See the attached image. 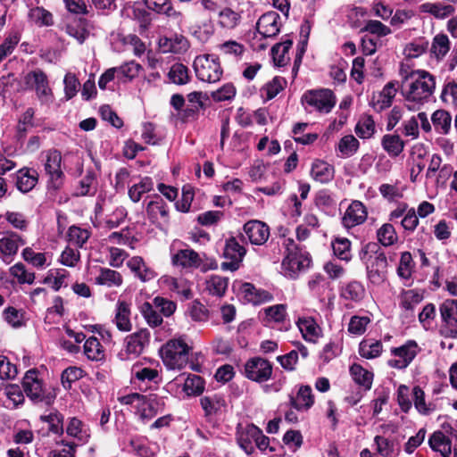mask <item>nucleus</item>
I'll return each mask as SVG.
<instances>
[{"label": "nucleus", "instance_id": "1", "mask_svg": "<svg viewBox=\"0 0 457 457\" xmlns=\"http://www.w3.org/2000/svg\"><path fill=\"white\" fill-rule=\"evenodd\" d=\"M402 77L400 92L405 106L411 111L419 110L432 96L436 81L433 75L424 70L401 68Z\"/></svg>", "mask_w": 457, "mask_h": 457}, {"label": "nucleus", "instance_id": "2", "mask_svg": "<svg viewBox=\"0 0 457 457\" xmlns=\"http://www.w3.org/2000/svg\"><path fill=\"white\" fill-rule=\"evenodd\" d=\"M283 245L286 249L282 262L283 272L285 276L295 278L301 271L310 267L311 256L301 249L291 237H284Z\"/></svg>", "mask_w": 457, "mask_h": 457}, {"label": "nucleus", "instance_id": "3", "mask_svg": "<svg viewBox=\"0 0 457 457\" xmlns=\"http://www.w3.org/2000/svg\"><path fill=\"white\" fill-rule=\"evenodd\" d=\"M22 386L26 395L34 403L51 405L56 397L54 389L46 387L37 378V371L34 369L25 373Z\"/></svg>", "mask_w": 457, "mask_h": 457}, {"label": "nucleus", "instance_id": "4", "mask_svg": "<svg viewBox=\"0 0 457 457\" xmlns=\"http://www.w3.org/2000/svg\"><path fill=\"white\" fill-rule=\"evenodd\" d=\"M190 347L182 338L169 340L160 350L164 365L170 370H180L188 361Z\"/></svg>", "mask_w": 457, "mask_h": 457}, {"label": "nucleus", "instance_id": "5", "mask_svg": "<svg viewBox=\"0 0 457 457\" xmlns=\"http://www.w3.org/2000/svg\"><path fill=\"white\" fill-rule=\"evenodd\" d=\"M193 67L197 79L204 82L215 83L223 74L219 58L212 54L196 56Z\"/></svg>", "mask_w": 457, "mask_h": 457}, {"label": "nucleus", "instance_id": "6", "mask_svg": "<svg viewBox=\"0 0 457 457\" xmlns=\"http://www.w3.org/2000/svg\"><path fill=\"white\" fill-rule=\"evenodd\" d=\"M24 83L28 88L34 89L37 96L43 104H50L54 101L53 91L49 87L46 74L39 70H34L24 76Z\"/></svg>", "mask_w": 457, "mask_h": 457}, {"label": "nucleus", "instance_id": "7", "mask_svg": "<svg viewBox=\"0 0 457 457\" xmlns=\"http://www.w3.org/2000/svg\"><path fill=\"white\" fill-rule=\"evenodd\" d=\"M302 104L328 113L336 104V96L329 89L309 90L302 96Z\"/></svg>", "mask_w": 457, "mask_h": 457}, {"label": "nucleus", "instance_id": "8", "mask_svg": "<svg viewBox=\"0 0 457 457\" xmlns=\"http://www.w3.org/2000/svg\"><path fill=\"white\" fill-rule=\"evenodd\" d=\"M245 253L246 249L239 244L235 237L227 238L223 250V256L227 261L221 263V269L231 271L238 270Z\"/></svg>", "mask_w": 457, "mask_h": 457}, {"label": "nucleus", "instance_id": "9", "mask_svg": "<svg viewBox=\"0 0 457 457\" xmlns=\"http://www.w3.org/2000/svg\"><path fill=\"white\" fill-rule=\"evenodd\" d=\"M62 155L57 150L49 151L45 162L46 172L49 176L48 188L58 190L63 183V172L61 170Z\"/></svg>", "mask_w": 457, "mask_h": 457}, {"label": "nucleus", "instance_id": "10", "mask_svg": "<svg viewBox=\"0 0 457 457\" xmlns=\"http://www.w3.org/2000/svg\"><path fill=\"white\" fill-rule=\"evenodd\" d=\"M272 374L271 363L263 358L253 357L245 364V375L248 379L262 383L270 378Z\"/></svg>", "mask_w": 457, "mask_h": 457}, {"label": "nucleus", "instance_id": "11", "mask_svg": "<svg viewBox=\"0 0 457 457\" xmlns=\"http://www.w3.org/2000/svg\"><path fill=\"white\" fill-rule=\"evenodd\" d=\"M418 345L415 341L410 340L400 347L392 348V354L395 359L389 360L388 365L395 369H405L418 353Z\"/></svg>", "mask_w": 457, "mask_h": 457}, {"label": "nucleus", "instance_id": "12", "mask_svg": "<svg viewBox=\"0 0 457 457\" xmlns=\"http://www.w3.org/2000/svg\"><path fill=\"white\" fill-rule=\"evenodd\" d=\"M439 312L448 336L457 338V299H445L439 306Z\"/></svg>", "mask_w": 457, "mask_h": 457}, {"label": "nucleus", "instance_id": "13", "mask_svg": "<svg viewBox=\"0 0 457 457\" xmlns=\"http://www.w3.org/2000/svg\"><path fill=\"white\" fill-rule=\"evenodd\" d=\"M243 231L252 245H262L270 237L269 226L261 220H251L245 223Z\"/></svg>", "mask_w": 457, "mask_h": 457}, {"label": "nucleus", "instance_id": "14", "mask_svg": "<svg viewBox=\"0 0 457 457\" xmlns=\"http://www.w3.org/2000/svg\"><path fill=\"white\" fill-rule=\"evenodd\" d=\"M367 216L365 205L361 201H353L343 215L342 225L347 229L352 228L362 224L367 220Z\"/></svg>", "mask_w": 457, "mask_h": 457}, {"label": "nucleus", "instance_id": "15", "mask_svg": "<svg viewBox=\"0 0 457 457\" xmlns=\"http://www.w3.org/2000/svg\"><path fill=\"white\" fill-rule=\"evenodd\" d=\"M398 87V82L395 80L386 83L380 92L373 95L370 103L373 109L379 112L389 108L396 96Z\"/></svg>", "mask_w": 457, "mask_h": 457}, {"label": "nucleus", "instance_id": "16", "mask_svg": "<svg viewBox=\"0 0 457 457\" xmlns=\"http://www.w3.org/2000/svg\"><path fill=\"white\" fill-rule=\"evenodd\" d=\"M260 436V428L253 424H247L245 427L239 425L237 430V441L239 447L248 455L254 452V445Z\"/></svg>", "mask_w": 457, "mask_h": 457}, {"label": "nucleus", "instance_id": "17", "mask_svg": "<svg viewBox=\"0 0 457 457\" xmlns=\"http://www.w3.org/2000/svg\"><path fill=\"white\" fill-rule=\"evenodd\" d=\"M172 263L182 268L207 270L204 267L202 256L197 252L189 248L179 250L173 254Z\"/></svg>", "mask_w": 457, "mask_h": 457}, {"label": "nucleus", "instance_id": "18", "mask_svg": "<svg viewBox=\"0 0 457 457\" xmlns=\"http://www.w3.org/2000/svg\"><path fill=\"white\" fill-rule=\"evenodd\" d=\"M279 14L276 12H268L262 14L257 23L256 29L262 37H272L279 32Z\"/></svg>", "mask_w": 457, "mask_h": 457}, {"label": "nucleus", "instance_id": "19", "mask_svg": "<svg viewBox=\"0 0 457 457\" xmlns=\"http://www.w3.org/2000/svg\"><path fill=\"white\" fill-rule=\"evenodd\" d=\"M164 398L157 395H148L144 396V402L141 403L140 418L142 420H150L164 409Z\"/></svg>", "mask_w": 457, "mask_h": 457}, {"label": "nucleus", "instance_id": "20", "mask_svg": "<svg viewBox=\"0 0 457 457\" xmlns=\"http://www.w3.org/2000/svg\"><path fill=\"white\" fill-rule=\"evenodd\" d=\"M23 245H25V241L16 233L4 236L0 239V257L5 262H10L17 253L19 247Z\"/></svg>", "mask_w": 457, "mask_h": 457}, {"label": "nucleus", "instance_id": "21", "mask_svg": "<svg viewBox=\"0 0 457 457\" xmlns=\"http://www.w3.org/2000/svg\"><path fill=\"white\" fill-rule=\"evenodd\" d=\"M240 290L244 299L254 305L262 304L273 300L271 293L262 288H257L251 283H244Z\"/></svg>", "mask_w": 457, "mask_h": 457}, {"label": "nucleus", "instance_id": "22", "mask_svg": "<svg viewBox=\"0 0 457 457\" xmlns=\"http://www.w3.org/2000/svg\"><path fill=\"white\" fill-rule=\"evenodd\" d=\"M387 260L384 253H377L374 261L367 267L368 278L373 284L379 285L386 279Z\"/></svg>", "mask_w": 457, "mask_h": 457}, {"label": "nucleus", "instance_id": "23", "mask_svg": "<svg viewBox=\"0 0 457 457\" xmlns=\"http://www.w3.org/2000/svg\"><path fill=\"white\" fill-rule=\"evenodd\" d=\"M150 332L144 328L140 329L126 337V350L129 353L139 355L145 345H148Z\"/></svg>", "mask_w": 457, "mask_h": 457}, {"label": "nucleus", "instance_id": "24", "mask_svg": "<svg viewBox=\"0 0 457 457\" xmlns=\"http://www.w3.org/2000/svg\"><path fill=\"white\" fill-rule=\"evenodd\" d=\"M127 266L142 282L150 281L156 277L155 271L149 267L140 256L130 258L127 262Z\"/></svg>", "mask_w": 457, "mask_h": 457}, {"label": "nucleus", "instance_id": "25", "mask_svg": "<svg viewBox=\"0 0 457 457\" xmlns=\"http://www.w3.org/2000/svg\"><path fill=\"white\" fill-rule=\"evenodd\" d=\"M147 215L152 222L160 220L167 222L169 220V208L165 201L159 195H156L150 201L146 206Z\"/></svg>", "mask_w": 457, "mask_h": 457}, {"label": "nucleus", "instance_id": "26", "mask_svg": "<svg viewBox=\"0 0 457 457\" xmlns=\"http://www.w3.org/2000/svg\"><path fill=\"white\" fill-rule=\"evenodd\" d=\"M37 179L38 174L35 170L24 167L16 173L17 188L22 193L29 192L37 185Z\"/></svg>", "mask_w": 457, "mask_h": 457}, {"label": "nucleus", "instance_id": "27", "mask_svg": "<svg viewBox=\"0 0 457 457\" xmlns=\"http://www.w3.org/2000/svg\"><path fill=\"white\" fill-rule=\"evenodd\" d=\"M314 403V398L310 386H301L295 396H290V405L297 411H307Z\"/></svg>", "mask_w": 457, "mask_h": 457}, {"label": "nucleus", "instance_id": "28", "mask_svg": "<svg viewBox=\"0 0 457 457\" xmlns=\"http://www.w3.org/2000/svg\"><path fill=\"white\" fill-rule=\"evenodd\" d=\"M335 169L321 160H315L312 164L311 176L320 183H328L334 179Z\"/></svg>", "mask_w": 457, "mask_h": 457}, {"label": "nucleus", "instance_id": "29", "mask_svg": "<svg viewBox=\"0 0 457 457\" xmlns=\"http://www.w3.org/2000/svg\"><path fill=\"white\" fill-rule=\"evenodd\" d=\"M114 323L120 331L131 330L130 304L125 301L119 300L116 303Z\"/></svg>", "mask_w": 457, "mask_h": 457}, {"label": "nucleus", "instance_id": "30", "mask_svg": "<svg viewBox=\"0 0 457 457\" xmlns=\"http://www.w3.org/2000/svg\"><path fill=\"white\" fill-rule=\"evenodd\" d=\"M428 445L433 451L440 453L442 457H450L452 453V440L440 430L429 436Z\"/></svg>", "mask_w": 457, "mask_h": 457}, {"label": "nucleus", "instance_id": "31", "mask_svg": "<svg viewBox=\"0 0 457 457\" xmlns=\"http://www.w3.org/2000/svg\"><path fill=\"white\" fill-rule=\"evenodd\" d=\"M95 283L110 288L119 287L123 283V278L117 270L101 267L99 274L95 278Z\"/></svg>", "mask_w": 457, "mask_h": 457}, {"label": "nucleus", "instance_id": "32", "mask_svg": "<svg viewBox=\"0 0 457 457\" xmlns=\"http://www.w3.org/2000/svg\"><path fill=\"white\" fill-rule=\"evenodd\" d=\"M148 9L164 14L169 18L178 20L181 17V12L175 10L170 0H142Z\"/></svg>", "mask_w": 457, "mask_h": 457}, {"label": "nucleus", "instance_id": "33", "mask_svg": "<svg viewBox=\"0 0 457 457\" xmlns=\"http://www.w3.org/2000/svg\"><path fill=\"white\" fill-rule=\"evenodd\" d=\"M304 340L315 343L320 336V328L312 318L299 319L296 322Z\"/></svg>", "mask_w": 457, "mask_h": 457}, {"label": "nucleus", "instance_id": "34", "mask_svg": "<svg viewBox=\"0 0 457 457\" xmlns=\"http://www.w3.org/2000/svg\"><path fill=\"white\" fill-rule=\"evenodd\" d=\"M381 145L391 157H397L403 151L405 143L399 135L386 134L381 139Z\"/></svg>", "mask_w": 457, "mask_h": 457}, {"label": "nucleus", "instance_id": "35", "mask_svg": "<svg viewBox=\"0 0 457 457\" xmlns=\"http://www.w3.org/2000/svg\"><path fill=\"white\" fill-rule=\"evenodd\" d=\"M431 122L436 133L447 135L452 125V117L445 110H436L431 116Z\"/></svg>", "mask_w": 457, "mask_h": 457}, {"label": "nucleus", "instance_id": "36", "mask_svg": "<svg viewBox=\"0 0 457 457\" xmlns=\"http://www.w3.org/2000/svg\"><path fill=\"white\" fill-rule=\"evenodd\" d=\"M293 45V41L289 38L274 45L271 48V55L273 61L278 66H285L288 61V51Z\"/></svg>", "mask_w": 457, "mask_h": 457}, {"label": "nucleus", "instance_id": "37", "mask_svg": "<svg viewBox=\"0 0 457 457\" xmlns=\"http://www.w3.org/2000/svg\"><path fill=\"white\" fill-rule=\"evenodd\" d=\"M383 350L382 343L374 339H363L359 345V353L362 358L374 359L378 357Z\"/></svg>", "mask_w": 457, "mask_h": 457}, {"label": "nucleus", "instance_id": "38", "mask_svg": "<svg viewBox=\"0 0 457 457\" xmlns=\"http://www.w3.org/2000/svg\"><path fill=\"white\" fill-rule=\"evenodd\" d=\"M350 373L355 383L364 387L365 390L371 388L373 381V373L365 370L359 364H353L350 368Z\"/></svg>", "mask_w": 457, "mask_h": 457}, {"label": "nucleus", "instance_id": "39", "mask_svg": "<svg viewBox=\"0 0 457 457\" xmlns=\"http://www.w3.org/2000/svg\"><path fill=\"white\" fill-rule=\"evenodd\" d=\"M228 286V278L219 275H212L206 280V290L210 295L222 297Z\"/></svg>", "mask_w": 457, "mask_h": 457}, {"label": "nucleus", "instance_id": "40", "mask_svg": "<svg viewBox=\"0 0 457 457\" xmlns=\"http://www.w3.org/2000/svg\"><path fill=\"white\" fill-rule=\"evenodd\" d=\"M354 131L361 138H370L376 131L375 121L372 116L369 114L362 115L358 120Z\"/></svg>", "mask_w": 457, "mask_h": 457}, {"label": "nucleus", "instance_id": "41", "mask_svg": "<svg viewBox=\"0 0 457 457\" xmlns=\"http://www.w3.org/2000/svg\"><path fill=\"white\" fill-rule=\"evenodd\" d=\"M365 294L363 286L358 281H351L341 289L340 295L345 300L361 301Z\"/></svg>", "mask_w": 457, "mask_h": 457}, {"label": "nucleus", "instance_id": "42", "mask_svg": "<svg viewBox=\"0 0 457 457\" xmlns=\"http://www.w3.org/2000/svg\"><path fill=\"white\" fill-rule=\"evenodd\" d=\"M168 78L170 82L176 85H186L190 80L188 68L182 63L176 62L170 67L168 72Z\"/></svg>", "mask_w": 457, "mask_h": 457}, {"label": "nucleus", "instance_id": "43", "mask_svg": "<svg viewBox=\"0 0 457 457\" xmlns=\"http://www.w3.org/2000/svg\"><path fill=\"white\" fill-rule=\"evenodd\" d=\"M84 353L89 360L96 361L104 360L105 356L102 345L95 337H91L86 340Z\"/></svg>", "mask_w": 457, "mask_h": 457}, {"label": "nucleus", "instance_id": "44", "mask_svg": "<svg viewBox=\"0 0 457 457\" xmlns=\"http://www.w3.org/2000/svg\"><path fill=\"white\" fill-rule=\"evenodd\" d=\"M200 403L206 416L217 413L224 405V399L218 395H205L201 397Z\"/></svg>", "mask_w": 457, "mask_h": 457}, {"label": "nucleus", "instance_id": "45", "mask_svg": "<svg viewBox=\"0 0 457 457\" xmlns=\"http://www.w3.org/2000/svg\"><path fill=\"white\" fill-rule=\"evenodd\" d=\"M450 50V41L445 34H437L434 37L431 45V54L438 60H442Z\"/></svg>", "mask_w": 457, "mask_h": 457}, {"label": "nucleus", "instance_id": "46", "mask_svg": "<svg viewBox=\"0 0 457 457\" xmlns=\"http://www.w3.org/2000/svg\"><path fill=\"white\" fill-rule=\"evenodd\" d=\"M154 188V183L151 178L145 177L139 183L133 185L129 189V196L134 203L140 201L142 195L145 193L152 191Z\"/></svg>", "mask_w": 457, "mask_h": 457}, {"label": "nucleus", "instance_id": "47", "mask_svg": "<svg viewBox=\"0 0 457 457\" xmlns=\"http://www.w3.org/2000/svg\"><path fill=\"white\" fill-rule=\"evenodd\" d=\"M40 420L48 425L49 432L55 435L63 433V416L57 411H52L47 415H41Z\"/></svg>", "mask_w": 457, "mask_h": 457}, {"label": "nucleus", "instance_id": "48", "mask_svg": "<svg viewBox=\"0 0 457 457\" xmlns=\"http://www.w3.org/2000/svg\"><path fill=\"white\" fill-rule=\"evenodd\" d=\"M377 238L384 246H391L398 240L394 226L390 223L383 224L377 231Z\"/></svg>", "mask_w": 457, "mask_h": 457}, {"label": "nucleus", "instance_id": "49", "mask_svg": "<svg viewBox=\"0 0 457 457\" xmlns=\"http://www.w3.org/2000/svg\"><path fill=\"white\" fill-rule=\"evenodd\" d=\"M334 254L340 260L349 262L352 258L351 241L345 237H337L332 242Z\"/></svg>", "mask_w": 457, "mask_h": 457}, {"label": "nucleus", "instance_id": "50", "mask_svg": "<svg viewBox=\"0 0 457 457\" xmlns=\"http://www.w3.org/2000/svg\"><path fill=\"white\" fill-rule=\"evenodd\" d=\"M265 319L268 322L282 323L287 316V305L275 304L264 309Z\"/></svg>", "mask_w": 457, "mask_h": 457}, {"label": "nucleus", "instance_id": "51", "mask_svg": "<svg viewBox=\"0 0 457 457\" xmlns=\"http://www.w3.org/2000/svg\"><path fill=\"white\" fill-rule=\"evenodd\" d=\"M378 453L383 457H395L398 450L393 441L382 436H376L374 438Z\"/></svg>", "mask_w": 457, "mask_h": 457}, {"label": "nucleus", "instance_id": "52", "mask_svg": "<svg viewBox=\"0 0 457 457\" xmlns=\"http://www.w3.org/2000/svg\"><path fill=\"white\" fill-rule=\"evenodd\" d=\"M359 145V141L353 135H347L340 139L337 148L344 157H350L357 152Z\"/></svg>", "mask_w": 457, "mask_h": 457}, {"label": "nucleus", "instance_id": "53", "mask_svg": "<svg viewBox=\"0 0 457 457\" xmlns=\"http://www.w3.org/2000/svg\"><path fill=\"white\" fill-rule=\"evenodd\" d=\"M67 276L68 271L64 269H52L45 278L44 283L52 285L53 289L58 291L63 285Z\"/></svg>", "mask_w": 457, "mask_h": 457}, {"label": "nucleus", "instance_id": "54", "mask_svg": "<svg viewBox=\"0 0 457 457\" xmlns=\"http://www.w3.org/2000/svg\"><path fill=\"white\" fill-rule=\"evenodd\" d=\"M187 313L195 321H206L209 318V311L198 300H194L188 303Z\"/></svg>", "mask_w": 457, "mask_h": 457}, {"label": "nucleus", "instance_id": "55", "mask_svg": "<svg viewBox=\"0 0 457 457\" xmlns=\"http://www.w3.org/2000/svg\"><path fill=\"white\" fill-rule=\"evenodd\" d=\"M220 51L227 56L239 59L245 53V46L234 40L226 41L220 44L219 46Z\"/></svg>", "mask_w": 457, "mask_h": 457}, {"label": "nucleus", "instance_id": "56", "mask_svg": "<svg viewBox=\"0 0 457 457\" xmlns=\"http://www.w3.org/2000/svg\"><path fill=\"white\" fill-rule=\"evenodd\" d=\"M414 262L410 252H403L401 254L400 262L397 268V274L402 278L407 279L411 278Z\"/></svg>", "mask_w": 457, "mask_h": 457}, {"label": "nucleus", "instance_id": "57", "mask_svg": "<svg viewBox=\"0 0 457 457\" xmlns=\"http://www.w3.org/2000/svg\"><path fill=\"white\" fill-rule=\"evenodd\" d=\"M240 16L230 8H225L219 13V24L225 29H234L239 22Z\"/></svg>", "mask_w": 457, "mask_h": 457}, {"label": "nucleus", "instance_id": "58", "mask_svg": "<svg viewBox=\"0 0 457 457\" xmlns=\"http://www.w3.org/2000/svg\"><path fill=\"white\" fill-rule=\"evenodd\" d=\"M89 232L87 229L80 228L76 226H72L69 228L68 237L69 242L77 247H82L83 245L89 238Z\"/></svg>", "mask_w": 457, "mask_h": 457}, {"label": "nucleus", "instance_id": "59", "mask_svg": "<svg viewBox=\"0 0 457 457\" xmlns=\"http://www.w3.org/2000/svg\"><path fill=\"white\" fill-rule=\"evenodd\" d=\"M141 313L151 327H157L162 323V315L150 303L145 302L142 304Z\"/></svg>", "mask_w": 457, "mask_h": 457}, {"label": "nucleus", "instance_id": "60", "mask_svg": "<svg viewBox=\"0 0 457 457\" xmlns=\"http://www.w3.org/2000/svg\"><path fill=\"white\" fill-rule=\"evenodd\" d=\"M57 446H62V448L56 447L48 453V457H75L76 447L77 445L74 443L65 442L62 440L61 442H57Z\"/></svg>", "mask_w": 457, "mask_h": 457}, {"label": "nucleus", "instance_id": "61", "mask_svg": "<svg viewBox=\"0 0 457 457\" xmlns=\"http://www.w3.org/2000/svg\"><path fill=\"white\" fill-rule=\"evenodd\" d=\"M10 273L16 278L21 284H32L35 279V274L33 272H28L25 266L21 262L11 267Z\"/></svg>", "mask_w": 457, "mask_h": 457}, {"label": "nucleus", "instance_id": "62", "mask_svg": "<svg viewBox=\"0 0 457 457\" xmlns=\"http://www.w3.org/2000/svg\"><path fill=\"white\" fill-rule=\"evenodd\" d=\"M82 421L75 417L71 418L66 428V433L73 437L84 440L89 436L87 431L83 428Z\"/></svg>", "mask_w": 457, "mask_h": 457}, {"label": "nucleus", "instance_id": "63", "mask_svg": "<svg viewBox=\"0 0 457 457\" xmlns=\"http://www.w3.org/2000/svg\"><path fill=\"white\" fill-rule=\"evenodd\" d=\"M412 398L414 406L421 414H428L432 409L426 403L425 393L420 386H414L412 389Z\"/></svg>", "mask_w": 457, "mask_h": 457}, {"label": "nucleus", "instance_id": "64", "mask_svg": "<svg viewBox=\"0 0 457 457\" xmlns=\"http://www.w3.org/2000/svg\"><path fill=\"white\" fill-rule=\"evenodd\" d=\"M362 31H367L370 34L377 35L378 37H385L392 32L389 27L376 20L368 21L363 27Z\"/></svg>", "mask_w": 457, "mask_h": 457}]
</instances>
